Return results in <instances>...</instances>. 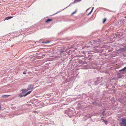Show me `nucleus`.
Here are the masks:
<instances>
[{
  "label": "nucleus",
  "instance_id": "4",
  "mask_svg": "<svg viewBox=\"0 0 126 126\" xmlns=\"http://www.w3.org/2000/svg\"><path fill=\"white\" fill-rule=\"evenodd\" d=\"M21 91L22 93L19 94V96L20 97H22L23 96H26L27 95L30 94L31 92V91H29L27 93L25 94L26 92V90L22 89L21 90Z\"/></svg>",
  "mask_w": 126,
  "mask_h": 126
},
{
  "label": "nucleus",
  "instance_id": "37",
  "mask_svg": "<svg viewBox=\"0 0 126 126\" xmlns=\"http://www.w3.org/2000/svg\"><path fill=\"white\" fill-rule=\"evenodd\" d=\"M109 51V50H108V51H109V52H110Z\"/></svg>",
  "mask_w": 126,
  "mask_h": 126
},
{
  "label": "nucleus",
  "instance_id": "30",
  "mask_svg": "<svg viewBox=\"0 0 126 126\" xmlns=\"http://www.w3.org/2000/svg\"><path fill=\"white\" fill-rule=\"evenodd\" d=\"M101 118L102 119H103V118H104V116H101Z\"/></svg>",
  "mask_w": 126,
  "mask_h": 126
},
{
  "label": "nucleus",
  "instance_id": "7",
  "mask_svg": "<svg viewBox=\"0 0 126 126\" xmlns=\"http://www.w3.org/2000/svg\"><path fill=\"white\" fill-rule=\"evenodd\" d=\"M93 56L92 55H89L87 57L84 58V59L86 60H92V57Z\"/></svg>",
  "mask_w": 126,
  "mask_h": 126
},
{
  "label": "nucleus",
  "instance_id": "32",
  "mask_svg": "<svg viewBox=\"0 0 126 126\" xmlns=\"http://www.w3.org/2000/svg\"><path fill=\"white\" fill-rule=\"evenodd\" d=\"M106 88H108V86H106Z\"/></svg>",
  "mask_w": 126,
  "mask_h": 126
},
{
  "label": "nucleus",
  "instance_id": "33",
  "mask_svg": "<svg viewBox=\"0 0 126 126\" xmlns=\"http://www.w3.org/2000/svg\"><path fill=\"white\" fill-rule=\"evenodd\" d=\"M50 42V41H48L47 42V43H49Z\"/></svg>",
  "mask_w": 126,
  "mask_h": 126
},
{
  "label": "nucleus",
  "instance_id": "1",
  "mask_svg": "<svg viewBox=\"0 0 126 126\" xmlns=\"http://www.w3.org/2000/svg\"><path fill=\"white\" fill-rule=\"evenodd\" d=\"M103 78L102 77H98L97 78V80L95 81L94 82V85H97L98 84L100 83V85L101 86L106 85L107 84H105V82L103 81Z\"/></svg>",
  "mask_w": 126,
  "mask_h": 126
},
{
  "label": "nucleus",
  "instance_id": "5",
  "mask_svg": "<svg viewBox=\"0 0 126 126\" xmlns=\"http://www.w3.org/2000/svg\"><path fill=\"white\" fill-rule=\"evenodd\" d=\"M122 121L120 122L119 125L123 126H126V119L121 118Z\"/></svg>",
  "mask_w": 126,
  "mask_h": 126
},
{
  "label": "nucleus",
  "instance_id": "10",
  "mask_svg": "<svg viewBox=\"0 0 126 126\" xmlns=\"http://www.w3.org/2000/svg\"><path fill=\"white\" fill-rule=\"evenodd\" d=\"M78 63L79 64H82L87 63V62L86 61H82V60H79L78 61Z\"/></svg>",
  "mask_w": 126,
  "mask_h": 126
},
{
  "label": "nucleus",
  "instance_id": "19",
  "mask_svg": "<svg viewBox=\"0 0 126 126\" xmlns=\"http://www.w3.org/2000/svg\"><path fill=\"white\" fill-rule=\"evenodd\" d=\"M126 70V69H125V68L124 67L123 69L119 70V72H121V71H125V70Z\"/></svg>",
  "mask_w": 126,
  "mask_h": 126
},
{
  "label": "nucleus",
  "instance_id": "16",
  "mask_svg": "<svg viewBox=\"0 0 126 126\" xmlns=\"http://www.w3.org/2000/svg\"><path fill=\"white\" fill-rule=\"evenodd\" d=\"M102 120V121L103 122H104V123H105V124L106 125H107L108 124V122L107 121V120H106V121H105L104 119H101Z\"/></svg>",
  "mask_w": 126,
  "mask_h": 126
},
{
  "label": "nucleus",
  "instance_id": "14",
  "mask_svg": "<svg viewBox=\"0 0 126 126\" xmlns=\"http://www.w3.org/2000/svg\"><path fill=\"white\" fill-rule=\"evenodd\" d=\"M52 19L48 18L46 21V23H47L52 21Z\"/></svg>",
  "mask_w": 126,
  "mask_h": 126
},
{
  "label": "nucleus",
  "instance_id": "22",
  "mask_svg": "<svg viewBox=\"0 0 126 126\" xmlns=\"http://www.w3.org/2000/svg\"><path fill=\"white\" fill-rule=\"evenodd\" d=\"M116 37H119L121 36L120 33H118L116 34Z\"/></svg>",
  "mask_w": 126,
  "mask_h": 126
},
{
  "label": "nucleus",
  "instance_id": "25",
  "mask_svg": "<svg viewBox=\"0 0 126 126\" xmlns=\"http://www.w3.org/2000/svg\"><path fill=\"white\" fill-rule=\"evenodd\" d=\"M77 12V11L76 10L75 11H74V12H73L72 14V15H73V14H75Z\"/></svg>",
  "mask_w": 126,
  "mask_h": 126
},
{
  "label": "nucleus",
  "instance_id": "23",
  "mask_svg": "<svg viewBox=\"0 0 126 126\" xmlns=\"http://www.w3.org/2000/svg\"><path fill=\"white\" fill-rule=\"evenodd\" d=\"M106 20V18H104L103 20V23H104Z\"/></svg>",
  "mask_w": 126,
  "mask_h": 126
},
{
  "label": "nucleus",
  "instance_id": "26",
  "mask_svg": "<svg viewBox=\"0 0 126 126\" xmlns=\"http://www.w3.org/2000/svg\"><path fill=\"white\" fill-rule=\"evenodd\" d=\"M70 51H71V50H69V51H68L67 52V51H66V53H67L68 54H69L70 53Z\"/></svg>",
  "mask_w": 126,
  "mask_h": 126
},
{
  "label": "nucleus",
  "instance_id": "15",
  "mask_svg": "<svg viewBox=\"0 0 126 126\" xmlns=\"http://www.w3.org/2000/svg\"><path fill=\"white\" fill-rule=\"evenodd\" d=\"M79 103L78 104V105L79 106L83 104V102L82 101H79L78 102Z\"/></svg>",
  "mask_w": 126,
  "mask_h": 126
},
{
  "label": "nucleus",
  "instance_id": "27",
  "mask_svg": "<svg viewBox=\"0 0 126 126\" xmlns=\"http://www.w3.org/2000/svg\"><path fill=\"white\" fill-rule=\"evenodd\" d=\"M92 11H91L88 14V15H90L91 14V13H92Z\"/></svg>",
  "mask_w": 126,
  "mask_h": 126
},
{
  "label": "nucleus",
  "instance_id": "28",
  "mask_svg": "<svg viewBox=\"0 0 126 126\" xmlns=\"http://www.w3.org/2000/svg\"><path fill=\"white\" fill-rule=\"evenodd\" d=\"M29 90H28V88L27 89V90H26V92L28 91Z\"/></svg>",
  "mask_w": 126,
  "mask_h": 126
},
{
  "label": "nucleus",
  "instance_id": "21",
  "mask_svg": "<svg viewBox=\"0 0 126 126\" xmlns=\"http://www.w3.org/2000/svg\"><path fill=\"white\" fill-rule=\"evenodd\" d=\"M92 104L95 105H97V102H96L95 101L93 102Z\"/></svg>",
  "mask_w": 126,
  "mask_h": 126
},
{
  "label": "nucleus",
  "instance_id": "9",
  "mask_svg": "<svg viewBox=\"0 0 126 126\" xmlns=\"http://www.w3.org/2000/svg\"><path fill=\"white\" fill-rule=\"evenodd\" d=\"M70 110H66L64 112L65 114H67L68 115V116L69 117H71V116L69 114L70 113Z\"/></svg>",
  "mask_w": 126,
  "mask_h": 126
},
{
  "label": "nucleus",
  "instance_id": "24",
  "mask_svg": "<svg viewBox=\"0 0 126 126\" xmlns=\"http://www.w3.org/2000/svg\"><path fill=\"white\" fill-rule=\"evenodd\" d=\"M26 73H27V71H25L23 73V74H26Z\"/></svg>",
  "mask_w": 126,
  "mask_h": 126
},
{
  "label": "nucleus",
  "instance_id": "13",
  "mask_svg": "<svg viewBox=\"0 0 126 126\" xmlns=\"http://www.w3.org/2000/svg\"><path fill=\"white\" fill-rule=\"evenodd\" d=\"M10 96V95H2V98H7L9 96Z\"/></svg>",
  "mask_w": 126,
  "mask_h": 126
},
{
  "label": "nucleus",
  "instance_id": "20",
  "mask_svg": "<svg viewBox=\"0 0 126 126\" xmlns=\"http://www.w3.org/2000/svg\"><path fill=\"white\" fill-rule=\"evenodd\" d=\"M124 52L126 51V46H124L123 47Z\"/></svg>",
  "mask_w": 126,
  "mask_h": 126
},
{
  "label": "nucleus",
  "instance_id": "3",
  "mask_svg": "<svg viewBox=\"0 0 126 126\" xmlns=\"http://www.w3.org/2000/svg\"><path fill=\"white\" fill-rule=\"evenodd\" d=\"M94 68L97 69H98L99 68L97 67V65L95 63H91L89 66L88 65H86L85 67V69H87L89 68Z\"/></svg>",
  "mask_w": 126,
  "mask_h": 126
},
{
  "label": "nucleus",
  "instance_id": "8",
  "mask_svg": "<svg viewBox=\"0 0 126 126\" xmlns=\"http://www.w3.org/2000/svg\"><path fill=\"white\" fill-rule=\"evenodd\" d=\"M34 89V86L33 85L30 84L28 86V90H30V91H31V92Z\"/></svg>",
  "mask_w": 126,
  "mask_h": 126
},
{
  "label": "nucleus",
  "instance_id": "35",
  "mask_svg": "<svg viewBox=\"0 0 126 126\" xmlns=\"http://www.w3.org/2000/svg\"><path fill=\"white\" fill-rule=\"evenodd\" d=\"M124 67L125 68V69H126V67Z\"/></svg>",
  "mask_w": 126,
  "mask_h": 126
},
{
  "label": "nucleus",
  "instance_id": "12",
  "mask_svg": "<svg viewBox=\"0 0 126 126\" xmlns=\"http://www.w3.org/2000/svg\"><path fill=\"white\" fill-rule=\"evenodd\" d=\"M94 96V94H86L85 95V96L86 97H88L89 96H90L91 98H92Z\"/></svg>",
  "mask_w": 126,
  "mask_h": 126
},
{
  "label": "nucleus",
  "instance_id": "36",
  "mask_svg": "<svg viewBox=\"0 0 126 126\" xmlns=\"http://www.w3.org/2000/svg\"><path fill=\"white\" fill-rule=\"evenodd\" d=\"M125 18H126V16L125 17Z\"/></svg>",
  "mask_w": 126,
  "mask_h": 126
},
{
  "label": "nucleus",
  "instance_id": "11",
  "mask_svg": "<svg viewBox=\"0 0 126 126\" xmlns=\"http://www.w3.org/2000/svg\"><path fill=\"white\" fill-rule=\"evenodd\" d=\"M117 51L119 52V53H121L122 52H124L123 47L120 48L117 50Z\"/></svg>",
  "mask_w": 126,
  "mask_h": 126
},
{
  "label": "nucleus",
  "instance_id": "29",
  "mask_svg": "<svg viewBox=\"0 0 126 126\" xmlns=\"http://www.w3.org/2000/svg\"><path fill=\"white\" fill-rule=\"evenodd\" d=\"M94 7L92 9V10H91V11L92 12V11H93V10L94 9Z\"/></svg>",
  "mask_w": 126,
  "mask_h": 126
},
{
  "label": "nucleus",
  "instance_id": "34",
  "mask_svg": "<svg viewBox=\"0 0 126 126\" xmlns=\"http://www.w3.org/2000/svg\"><path fill=\"white\" fill-rule=\"evenodd\" d=\"M88 118H90V117H90V116H88Z\"/></svg>",
  "mask_w": 126,
  "mask_h": 126
},
{
  "label": "nucleus",
  "instance_id": "2",
  "mask_svg": "<svg viewBox=\"0 0 126 126\" xmlns=\"http://www.w3.org/2000/svg\"><path fill=\"white\" fill-rule=\"evenodd\" d=\"M100 40H94V41L93 42V43L94 45H93L92 44H90L91 45V46H90L89 45H87L84 46L82 47L83 49H85L86 50L88 48H89L91 47L92 48H94L95 47H98L99 46H98V42L99 41H100Z\"/></svg>",
  "mask_w": 126,
  "mask_h": 126
},
{
  "label": "nucleus",
  "instance_id": "38",
  "mask_svg": "<svg viewBox=\"0 0 126 126\" xmlns=\"http://www.w3.org/2000/svg\"><path fill=\"white\" fill-rule=\"evenodd\" d=\"M57 13H56L55 14H57Z\"/></svg>",
  "mask_w": 126,
  "mask_h": 126
},
{
  "label": "nucleus",
  "instance_id": "17",
  "mask_svg": "<svg viewBox=\"0 0 126 126\" xmlns=\"http://www.w3.org/2000/svg\"><path fill=\"white\" fill-rule=\"evenodd\" d=\"M13 17V16H8V17H6L5 18V20H8V19H10Z\"/></svg>",
  "mask_w": 126,
  "mask_h": 126
},
{
  "label": "nucleus",
  "instance_id": "6",
  "mask_svg": "<svg viewBox=\"0 0 126 126\" xmlns=\"http://www.w3.org/2000/svg\"><path fill=\"white\" fill-rule=\"evenodd\" d=\"M66 50H61L60 51V53L61 55L64 56L66 55Z\"/></svg>",
  "mask_w": 126,
  "mask_h": 126
},
{
  "label": "nucleus",
  "instance_id": "18",
  "mask_svg": "<svg viewBox=\"0 0 126 126\" xmlns=\"http://www.w3.org/2000/svg\"><path fill=\"white\" fill-rule=\"evenodd\" d=\"M105 111L104 110L102 112V114L101 115H100V116H104V115H105Z\"/></svg>",
  "mask_w": 126,
  "mask_h": 126
},
{
  "label": "nucleus",
  "instance_id": "31",
  "mask_svg": "<svg viewBox=\"0 0 126 126\" xmlns=\"http://www.w3.org/2000/svg\"><path fill=\"white\" fill-rule=\"evenodd\" d=\"M70 5H69L67 7H66V8H65V9L67 7H69V6H70Z\"/></svg>",
  "mask_w": 126,
  "mask_h": 126
}]
</instances>
